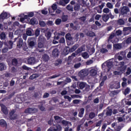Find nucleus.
I'll return each mask as SVG.
<instances>
[{
	"label": "nucleus",
	"mask_w": 131,
	"mask_h": 131,
	"mask_svg": "<svg viewBox=\"0 0 131 131\" xmlns=\"http://www.w3.org/2000/svg\"><path fill=\"white\" fill-rule=\"evenodd\" d=\"M129 13V8L127 6L121 7L119 9V16L125 17Z\"/></svg>",
	"instance_id": "f257e3e1"
},
{
	"label": "nucleus",
	"mask_w": 131,
	"mask_h": 131,
	"mask_svg": "<svg viewBox=\"0 0 131 131\" xmlns=\"http://www.w3.org/2000/svg\"><path fill=\"white\" fill-rule=\"evenodd\" d=\"M35 39V38L33 37H30L28 38L27 42L29 49H32L34 48V47L35 46V42L34 41Z\"/></svg>",
	"instance_id": "f03ea898"
},
{
	"label": "nucleus",
	"mask_w": 131,
	"mask_h": 131,
	"mask_svg": "<svg viewBox=\"0 0 131 131\" xmlns=\"http://www.w3.org/2000/svg\"><path fill=\"white\" fill-rule=\"evenodd\" d=\"M78 75L81 79H83L84 77L89 75V71H88V70H85V69L81 70L79 72Z\"/></svg>",
	"instance_id": "7ed1b4c3"
},
{
	"label": "nucleus",
	"mask_w": 131,
	"mask_h": 131,
	"mask_svg": "<svg viewBox=\"0 0 131 131\" xmlns=\"http://www.w3.org/2000/svg\"><path fill=\"white\" fill-rule=\"evenodd\" d=\"M10 17V13H8L7 12L3 11L0 14V22H3L4 20L8 19Z\"/></svg>",
	"instance_id": "20e7f679"
},
{
	"label": "nucleus",
	"mask_w": 131,
	"mask_h": 131,
	"mask_svg": "<svg viewBox=\"0 0 131 131\" xmlns=\"http://www.w3.org/2000/svg\"><path fill=\"white\" fill-rule=\"evenodd\" d=\"M119 65L120 66L118 68V70L120 72H121V73H124L126 70V68H127V66H124V61H121Z\"/></svg>",
	"instance_id": "39448f33"
},
{
	"label": "nucleus",
	"mask_w": 131,
	"mask_h": 131,
	"mask_svg": "<svg viewBox=\"0 0 131 131\" xmlns=\"http://www.w3.org/2000/svg\"><path fill=\"white\" fill-rule=\"evenodd\" d=\"M16 113V110H12L9 113V118L11 120H15V119H17V117H18V115Z\"/></svg>",
	"instance_id": "423d86ee"
},
{
	"label": "nucleus",
	"mask_w": 131,
	"mask_h": 131,
	"mask_svg": "<svg viewBox=\"0 0 131 131\" xmlns=\"http://www.w3.org/2000/svg\"><path fill=\"white\" fill-rule=\"evenodd\" d=\"M62 130V127L61 125L57 124L54 125V127H51L48 129L47 131H60Z\"/></svg>",
	"instance_id": "0eeeda50"
},
{
	"label": "nucleus",
	"mask_w": 131,
	"mask_h": 131,
	"mask_svg": "<svg viewBox=\"0 0 131 131\" xmlns=\"http://www.w3.org/2000/svg\"><path fill=\"white\" fill-rule=\"evenodd\" d=\"M37 112V108L35 107H29L26 108L25 111V113H29V114H32V113H36Z\"/></svg>",
	"instance_id": "6e6552de"
},
{
	"label": "nucleus",
	"mask_w": 131,
	"mask_h": 131,
	"mask_svg": "<svg viewBox=\"0 0 131 131\" xmlns=\"http://www.w3.org/2000/svg\"><path fill=\"white\" fill-rule=\"evenodd\" d=\"M14 43V42H13L12 40H5L4 42V45L7 48L9 49V50H11V49L13 48V45Z\"/></svg>",
	"instance_id": "1a4fd4ad"
},
{
	"label": "nucleus",
	"mask_w": 131,
	"mask_h": 131,
	"mask_svg": "<svg viewBox=\"0 0 131 131\" xmlns=\"http://www.w3.org/2000/svg\"><path fill=\"white\" fill-rule=\"evenodd\" d=\"M16 40H17V48H19V49H20L22 47V46H23V39L16 37L14 38V41H16Z\"/></svg>",
	"instance_id": "9d476101"
},
{
	"label": "nucleus",
	"mask_w": 131,
	"mask_h": 131,
	"mask_svg": "<svg viewBox=\"0 0 131 131\" xmlns=\"http://www.w3.org/2000/svg\"><path fill=\"white\" fill-rule=\"evenodd\" d=\"M43 40H45V39L43 38L39 37L38 42V48H39V49H42V48L45 47V45H43Z\"/></svg>",
	"instance_id": "9b49d317"
},
{
	"label": "nucleus",
	"mask_w": 131,
	"mask_h": 131,
	"mask_svg": "<svg viewBox=\"0 0 131 131\" xmlns=\"http://www.w3.org/2000/svg\"><path fill=\"white\" fill-rule=\"evenodd\" d=\"M59 55H60V51H59V49L55 48L52 51V57L53 58H57L59 57Z\"/></svg>",
	"instance_id": "f8f14e48"
},
{
	"label": "nucleus",
	"mask_w": 131,
	"mask_h": 131,
	"mask_svg": "<svg viewBox=\"0 0 131 131\" xmlns=\"http://www.w3.org/2000/svg\"><path fill=\"white\" fill-rule=\"evenodd\" d=\"M27 62L29 65H34L36 60L34 57H29L27 59Z\"/></svg>",
	"instance_id": "ddd939ff"
},
{
	"label": "nucleus",
	"mask_w": 131,
	"mask_h": 131,
	"mask_svg": "<svg viewBox=\"0 0 131 131\" xmlns=\"http://www.w3.org/2000/svg\"><path fill=\"white\" fill-rule=\"evenodd\" d=\"M111 88L112 89H115L116 90L120 89V83L118 81H116L113 84L111 85Z\"/></svg>",
	"instance_id": "4468645a"
},
{
	"label": "nucleus",
	"mask_w": 131,
	"mask_h": 131,
	"mask_svg": "<svg viewBox=\"0 0 131 131\" xmlns=\"http://www.w3.org/2000/svg\"><path fill=\"white\" fill-rule=\"evenodd\" d=\"M0 125L1 127H4L5 128L8 127V124L7 123V121H6V120L3 119L0 120Z\"/></svg>",
	"instance_id": "2eb2a0df"
},
{
	"label": "nucleus",
	"mask_w": 131,
	"mask_h": 131,
	"mask_svg": "<svg viewBox=\"0 0 131 131\" xmlns=\"http://www.w3.org/2000/svg\"><path fill=\"white\" fill-rule=\"evenodd\" d=\"M84 51H85V48L84 46H82L80 48H78L76 51V53L78 55V54L82 53V52H84Z\"/></svg>",
	"instance_id": "dca6fc26"
},
{
	"label": "nucleus",
	"mask_w": 131,
	"mask_h": 131,
	"mask_svg": "<svg viewBox=\"0 0 131 131\" xmlns=\"http://www.w3.org/2000/svg\"><path fill=\"white\" fill-rule=\"evenodd\" d=\"M66 39L67 42H68V40L70 41H72V40H73V37L71 36V34H70V33H68L66 35Z\"/></svg>",
	"instance_id": "f3484780"
},
{
	"label": "nucleus",
	"mask_w": 131,
	"mask_h": 131,
	"mask_svg": "<svg viewBox=\"0 0 131 131\" xmlns=\"http://www.w3.org/2000/svg\"><path fill=\"white\" fill-rule=\"evenodd\" d=\"M69 2H70V0H59V5L64 7Z\"/></svg>",
	"instance_id": "a211bd4d"
},
{
	"label": "nucleus",
	"mask_w": 131,
	"mask_h": 131,
	"mask_svg": "<svg viewBox=\"0 0 131 131\" xmlns=\"http://www.w3.org/2000/svg\"><path fill=\"white\" fill-rule=\"evenodd\" d=\"M1 111L4 113V114H5V115H8V113H9V112H8V108L6 106H2L1 107Z\"/></svg>",
	"instance_id": "6ab92c4d"
},
{
	"label": "nucleus",
	"mask_w": 131,
	"mask_h": 131,
	"mask_svg": "<svg viewBox=\"0 0 131 131\" xmlns=\"http://www.w3.org/2000/svg\"><path fill=\"white\" fill-rule=\"evenodd\" d=\"M113 65V63L112 61H108L106 63V67H107V72H109L110 71V70L111 68H112V66Z\"/></svg>",
	"instance_id": "aec40b11"
},
{
	"label": "nucleus",
	"mask_w": 131,
	"mask_h": 131,
	"mask_svg": "<svg viewBox=\"0 0 131 131\" xmlns=\"http://www.w3.org/2000/svg\"><path fill=\"white\" fill-rule=\"evenodd\" d=\"M42 60L43 61H44V62H48L49 60H50V56H49V55H48V54H44L42 55Z\"/></svg>",
	"instance_id": "412c9836"
},
{
	"label": "nucleus",
	"mask_w": 131,
	"mask_h": 131,
	"mask_svg": "<svg viewBox=\"0 0 131 131\" xmlns=\"http://www.w3.org/2000/svg\"><path fill=\"white\" fill-rule=\"evenodd\" d=\"M62 64V59L58 58L56 59L54 62L55 66H60Z\"/></svg>",
	"instance_id": "4be33fe9"
},
{
	"label": "nucleus",
	"mask_w": 131,
	"mask_h": 131,
	"mask_svg": "<svg viewBox=\"0 0 131 131\" xmlns=\"http://www.w3.org/2000/svg\"><path fill=\"white\" fill-rule=\"evenodd\" d=\"M33 30L31 28H29L26 30V34L28 36H31L32 35Z\"/></svg>",
	"instance_id": "5701e85b"
},
{
	"label": "nucleus",
	"mask_w": 131,
	"mask_h": 131,
	"mask_svg": "<svg viewBox=\"0 0 131 131\" xmlns=\"http://www.w3.org/2000/svg\"><path fill=\"white\" fill-rule=\"evenodd\" d=\"M83 114H84V108L82 107L80 110V112L78 113L79 117H83Z\"/></svg>",
	"instance_id": "b1692460"
},
{
	"label": "nucleus",
	"mask_w": 131,
	"mask_h": 131,
	"mask_svg": "<svg viewBox=\"0 0 131 131\" xmlns=\"http://www.w3.org/2000/svg\"><path fill=\"white\" fill-rule=\"evenodd\" d=\"M86 35L90 37H94V36H96V34H95V32H94L90 31L86 33Z\"/></svg>",
	"instance_id": "393cba45"
},
{
	"label": "nucleus",
	"mask_w": 131,
	"mask_h": 131,
	"mask_svg": "<svg viewBox=\"0 0 131 131\" xmlns=\"http://www.w3.org/2000/svg\"><path fill=\"white\" fill-rule=\"evenodd\" d=\"M109 15L108 14H104L102 15V20L104 22H107L108 20H109Z\"/></svg>",
	"instance_id": "a878e982"
},
{
	"label": "nucleus",
	"mask_w": 131,
	"mask_h": 131,
	"mask_svg": "<svg viewBox=\"0 0 131 131\" xmlns=\"http://www.w3.org/2000/svg\"><path fill=\"white\" fill-rule=\"evenodd\" d=\"M90 74L91 76H96V75H97V70L92 69L90 71Z\"/></svg>",
	"instance_id": "bb28decb"
},
{
	"label": "nucleus",
	"mask_w": 131,
	"mask_h": 131,
	"mask_svg": "<svg viewBox=\"0 0 131 131\" xmlns=\"http://www.w3.org/2000/svg\"><path fill=\"white\" fill-rule=\"evenodd\" d=\"M89 117L90 119H94L96 117V114L92 112L89 114Z\"/></svg>",
	"instance_id": "cd10ccee"
},
{
	"label": "nucleus",
	"mask_w": 131,
	"mask_h": 131,
	"mask_svg": "<svg viewBox=\"0 0 131 131\" xmlns=\"http://www.w3.org/2000/svg\"><path fill=\"white\" fill-rule=\"evenodd\" d=\"M30 23L31 25H35V24H37L36 23V18H32L30 20Z\"/></svg>",
	"instance_id": "c85d7f7f"
},
{
	"label": "nucleus",
	"mask_w": 131,
	"mask_h": 131,
	"mask_svg": "<svg viewBox=\"0 0 131 131\" xmlns=\"http://www.w3.org/2000/svg\"><path fill=\"white\" fill-rule=\"evenodd\" d=\"M115 36H116L115 31H114L113 32L111 33V35L108 37V40L109 41L111 40V39H113Z\"/></svg>",
	"instance_id": "c756f323"
},
{
	"label": "nucleus",
	"mask_w": 131,
	"mask_h": 131,
	"mask_svg": "<svg viewBox=\"0 0 131 131\" xmlns=\"http://www.w3.org/2000/svg\"><path fill=\"white\" fill-rule=\"evenodd\" d=\"M11 63L13 66H17L18 65V60L16 58H13L12 60Z\"/></svg>",
	"instance_id": "7c9ffc66"
},
{
	"label": "nucleus",
	"mask_w": 131,
	"mask_h": 131,
	"mask_svg": "<svg viewBox=\"0 0 131 131\" xmlns=\"http://www.w3.org/2000/svg\"><path fill=\"white\" fill-rule=\"evenodd\" d=\"M6 33L5 32H3L2 33L0 34V39L1 40L6 39Z\"/></svg>",
	"instance_id": "2f4dec72"
},
{
	"label": "nucleus",
	"mask_w": 131,
	"mask_h": 131,
	"mask_svg": "<svg viewBox=\"0 0 131 131\" xmlns=\"http://www.w3.org/2000/svg\"><path fill=\"white\" fill-rule=\"evenodd\" d=\"M85 87V83L83 82H81L79 84V88L80 90H83Z\"/></svg>",
	"instance_id": "473e14b6"
},
{
	"label": "nucleus",
	"mask_w": 131,
	"mask_h": 131,
	"mask_svg": "<svg viewBox=\"0 0 131 131\" xmlns=\"http://www.w3.org/2000/svg\"><path fill=\"white\" fill-rule=\"evenodd\" d=\"M14 34H16V35H18V36H21V35L22 34V31L20 29L17 30L15 31Z\"/></svg>",
	"instance_id": "72a5a7b5"
},
{
	"label": "nucleus",
	"mask_w": 131,
	"mask_h": 131,
	"mask_svg": "<svg viewBox=\"0 0 131 131\" xmlns=\"http://www.w3.org/2000/svg\"><path fill=\"white\" fill-rule=\"evenodd\" d=\"M81 56L84 59H88V58H89V54L88 53V52L82 53L81 54Z\"/></svg>",
	"instance_id": "f704fd0d"
},
{
	"label": "nucleus",
	"mask_w": 131,
	"mask_h": 131,
	"mask_svg": "<svg viewBox=\"0 0 131 131\" xmlns=\"http://www.w3.org/2000/svg\"><path fill=\"white\" fill-rule=\"evenodd\" d=\"M40 34V30L39 29H36V30L35 31V37H37V36H39Z\"/></svg>",
	"instance_id": "c9c22d12"
},
{
	"label": "nucleus",
	"mask_w": 131,
	"mask_h": 131,
	"mask_svg": "<svg viewBox=\"0 0 131 131\" xmlns=\"http://www.w3.org/2000/svg\"><path fill=\"white\" fill-rule=\"evenodd\" d=\"M122 33V31L120 30H117L116 32H115V35L116 36H119V35H121Z\"/></svg>",
	"instance_id": "e433bc0d"
},
{
	"label": "nucleus",
	"mask_w": 131,
	"mask_h": 131,
	"mask_svg": "<svg viewBox=\"0 0 131 131\" xmlns=\"http://www.w3.org/2000/svg\"><path fill=\"white\" fill-rule=\"evenodd\" d=\"M117 94H118V92L117 91H112L110 94V96L111 97H114V96H115V95H117Z\"/></svg>",
	"instance_id": "4c0bfd02"
},
{
	"label": "nucleus",
	"mask_w": 131,
	"mask_h": 131,
	"mask_svg": "<svg viewBox=\"0 0 131 131\" xmlns=\"http://www.w3.org/2000/svg\"><path fill=\"white\" fill-rule=\"evenodd\" d=\"M117 94H118V92L117 91H112L110 94V96L111 97H114V96H115V95H117Z\"/></svg>",
	"instance_id": "58836bf2"
},
{
	"label": "nucleus",
	"mask_w": 131,
	"mask_h": 131,
	"mask_svg": "<svg viewBox=\"0 0 131 131\" xmlns=\"http://www.w3.org/2000/svg\"><path fill=\"white\" fill-rule=\"evenodd\" d=\"M117 94H118V92L117 91H112L110 94V96L111 97H114V96H115V95H117Z\"/></svg>",
	"instance_id": "ea45409f"
},
{
	"label": "nucleus",
	"mask_w": 131,
	"mask_h": 131,
	"mask_svg": "<svg viewBox=\"0 0 131 131\" xmlns=\"http://www.w3.org/2000/svg\"><path fill=\"white\" fill-rule=\"evenodd\" d=\"M117 24L119 25H124V20L122 19H119L117 21Z\"/></svg>",
	"instance_id": "a19ab883"
},
{
	"label": "nucleus",
	"mask_w": 131,
	"mask_h": 131,
	"mask_svg": "<svg viewBox=\"0 0 131 131\" xmlns=\"http://www.w3.org/2000/svg\"><path fill=\"white\" fill-rule=\"evenodd\" d=\"M45 36L48 38V39H49V38H50L52 36V33H51V32L48 31L46 33H45Z\"/></svg>",
	"instance_id": "79ce46f5"
},
{
	"label": "nucleus",
	"mask_w": 131,
	"mask_h": 131,
	"mask_svg": "<svg viewBox=\"0 0 131 131\" xmlns=\"http://www.w3.org/2000/svg\"><path fill=\"white\" fill-rule=\"evenodd\" d=\"M112 109L111 108L106 112V115L107 116H111V115H112Z\"/></svg>",
	"instance_id": "37998d69"
},
{
	"label": "nucleus",
	"mask_w": 131,
	"mask_h": 131,
	"mask_svg": "<svg viewBox=\"0 0 131 131\" xmlns=\"http://www.w3.org/2000/svg\"><path fill=\"white\" fill-rule=\"evenodd\" d=\"M62 22H66L67 20H68V16L67 15H63L61 17Z\"/></svg>",
	"instance_id": "c03bdc74"
},
{
	"label": "nucleus",
	"mask_w": 131,
	"mask_h": 131,
	"mask_svg": "<svg viewBox=\"0 0 131 131\" xmlns=\"http://www.w3.org/2000/svg\"><path fill=\"white\" fill-rule=\"evenodd\" d=\"M37 77H38V75L35 74L32 75L30 77V79H35V78H37Z\"/></svg>",
	"instance_id": "a18cd8bd"
},
{
	"label": "nucleus",
	"mask_w": 131,
	"mask_h": 131,
	"mask_svg": "<svg viewBox=\"0 0 131 131\" xmlns=\"http://www.w3.org/2000/svg\"><path fill=\"white\" fill-rule=\"evenodd\" d=\"M100 53L101 54H105V53H108V50L106 48H102L100 49Z\"/></svg>",
	"instance_id": "49530a36"
},
{
	"label": "nucleus",
	"mask_w": 131,
	"mask_h": 131,
	"mask_svg": "<svg viewBox=\"0 0 131 131\" xmlns=\"http://www.w3.org/2000/svg\"><path fill=\"white\" fill-rule=\"evenodd\" d=\"M39 96H41L39 92H35L33 97L34 98H39Z\"/></svg>",
	"instance_id": "de8ad7c7"
},
{
	"label": "nucleus",
	"mask_w": 131,
	"mask_h": 131,
	"mask_svg": "<svg viewBox=\"0 0 131 131\" xmlns=\"http://www.w3.org/2000/svg\"><path fill=\"white\" fill-rule=\"evenodd\" d=\"M106 7L107 8H108V9H113V5H112V3L108 2L106 4Z\"/></svg>",
	"instance_id": "09e8293b"
},
{
	"label": "nucleus",
	"mask_w": 131,
	"mask_h": 131,
	"mask_svg": "<svg viewBox=\"0 0 131 131\" xmlns=\"http://www.w3.org/2000/svg\"><path fill=\"white\" fill-rule=\"evenodd\" d=\"M78 3L79 5H81V6L85 5V1H84V0H78Z\"/></svg>",
	"instance_id": "8fccbe9b"
},
{
	"label": "nucleus",
	"mask_w": 131,
	"mask_h": 131,
	"mask_svg": "<svg viewBox=\"0 0 131 131\" xmlns=\"http://www.w3.org/2000/svg\"><path fill=\"white\" fill-rule=\"evenodd\" d=\"M105 83V81L104 80H102L99 84V87H97V89L96 90H97L98 89H99V88H100L99 90H101V88H102V86H103L104 85V84Z\"/></svg>",
	"instance_id": "3c124183"
},
{
	"label": "nucleus",
	"mask_w": 131,
	"mask_h": 131,
	"mask_svg": "<svg viewBox=\"0 0 131 131\" xmlns=\"http://www.w3.org/2000/svg\"><path fill=\"white\" fill-rule=\"evenodd\" d=\"M5 70V64L4 63H0V71Z\"/></svg>",
	"instance_id": "603ef678"
},
{
	"label": "nucleus",
	"mask_w": 131,
	"mask_h": 131,
	"mask_svg": "<svg viewBox=\"0 0 131 131\" xmlns=\"http://www.w3.org/2000/svg\"><path fill=\"white\" fill-rule=\"evenodd\" d=\"M61 22H62V20L60 18H57L55 20V24H56V25H60V24H61Z\"/></svg>",
	"instance_id": "864d4df0"
},
{
	"label": "nucleus",
	"mask_w": 131,
	"mask_h": 131,
	"mask_svg": "<svg viewBox=\"0 0 131 131\" xmlns=\"http://www.w3.org/2000/svg\"><path fill=\"white\" fill-rule=\"evenodd\" d=\"M38 108L41 111H46V107L42 104L39 105Z\"/></svg>",
	"instance_id": "5fc2aeb1"
},
{
	"label": "nucleus",
	"mask_w": 131,
	"mask_h": 131,
	"mask_svg": "<svg viewBox=\"0 0 131 131\" xmlns=\"http://www.w3.org/2000/svg\"><path fill=\"white\" fill-rule=\"evenodd\" d=\"M52 9L53 10V12H55L56 11V10H57V4H54L52 6Z\"/></svg>",
	"instance_id": "6e6d98bb"
},
{
	"label": "nucleus",
	"mask_w": 131,
	"mask_h": 131,
	"mask_svg": "<svg viewBox=\"0 0 131 131\" xmlns=\"http://www.w3.org/2000/svg\"><path fill=\"white\" fill-rule=\"evenodd\" d=\"M80 9V6L79 5H77L74 7V11H78Z\"/></svg>",
	"instance_id": "4d7b16f0"
},
{
	"label": "nucleus",
	"mask_w": 131,
	"mask_h": 131,
	"mask_svg": "<svg viewBox=\"0 0 131 131\" xmlns=\"http://www.w3.org/2000/svg\"><path fill=\"white\" fill-rule=\"evenodd\" d=\"M21 69H23L24 70H30V68L24 65L21 67Z\"/></svg>",
	"instance_id": "13d9d810"
},
{
	"label": "nucleus",
	"mask_w": 131,
	"mask_h": 131,
	"mask_svg": "<svg viewBox=\"0 0 131 131\" xmlns=\"http://www.w3.org/2000/svg\"><path fill=\"white\" fill-rule=\"evenodd\" d=\"M64 99H66L67 100H68L69 102H71V100H72V98L70 97L68 95H65L64 96Z\"/></svg>",
	"instance_id": "bf43d9fd"
},
{
	"label": "nucleus",
	"mask_w": 131,
	"mask_h": 131,
	"mask_svg": "<svg viewBox=\"0 0 131 131\" xmlns=\"http://www.w3.org/2000/svg\"><path fill=\"white\" fill-rule=\"evenodd\" d=\"M59 43H65V38L61 37L59 40Z\"/></svg>",
	"instance_id": "052dcab7"
},
{
	"label": "nucleus",
	"mask_w": 131,
	"mask_h": 131,
	"mask_svg": "<svg viewBox=\"0 0 131 131\" xmlns=\"http://www.w3.org/2000/svg\"><path fill=\"white\" fill-rule=\"evenodd\" d=\"M80 66H81V63L80 62H79L78 63H76L74 65V68H75L76 69H77V68H79Z\"/></svg>",
	"instance_id": "680f3d73"
},
{
	"label": "nucleus",
	"mask_w": 131,
	"mask_h": 131,
	"mask_svg": "<svg viewBox=\"0 0 131 131\" xmlns=\"http://www.w3.org/2000/svg\"><path fill=\"white\" fill-rule=\"evenodd\" d=\"M79 19L80 21H82V22H84V21L86 20V16H81Z\"/></svg>",
	"instance_id": "e2e57ef3"
},
{
	"label": "nucleus",
	"mask_w": 131,
	"mask_h": 131,
	"mask_svg": "<svg viewBox=\"0 0 131 131\" xmlns=\"http://www.w3.org/2000/svg\"><path fill=\"white\" fill-rule=\"evenodd\" d=\"M129 92H130V89L126 88L124 91V95H128V94H129Z\"/></svg>",
	"instance_id": "0e129e2a"
},
{
	"label": "nucleus",
	"mask_w": 131,
	"mask_h": 131,
	"mask_svg": "<svg viewBox=\"0 0 131 131\" xmlns=\"http://www.w3.org/2000/svg\"><path fill=\"white\" fill-rule=\"evenodd\" d=\"M131 73V69L130 68L128 67L127 69V71L126 72V75H129V74H130Z\"/></svg>",
	"instance_id": "69168bd1"
},
{
	"label": "nucleus",
	"mask_w": 131,
	"mask_h": 131,
	"mask_svg": "<svg viewBox=\"0 0 131 131\" xmlns=\"http://www.w3.org/2000/svg\"><path fill=\"white\" fill-rule=\"evenodd\" d=\"M102 120H100L99 121H98L97 122H96V126L98 127V126H100L101 124H102Z\"/></svg>",
	"instance_id": "338daca9"
},
{
	"label": "nucleus",
	"mask_w": 131,
	"mask_h": 131,
	"mask_svg": "<svg viewBox=\"0 0 131 131\" xmlns=\"http://www.w3.org/2000/svg\"><path fill=\"white\" fill-rule=\"evenodd\" d=\"M131 43V37H128L126 40V43Z\"/></svg>",
	"instance_id": "774afa93"
}]
</instances>
